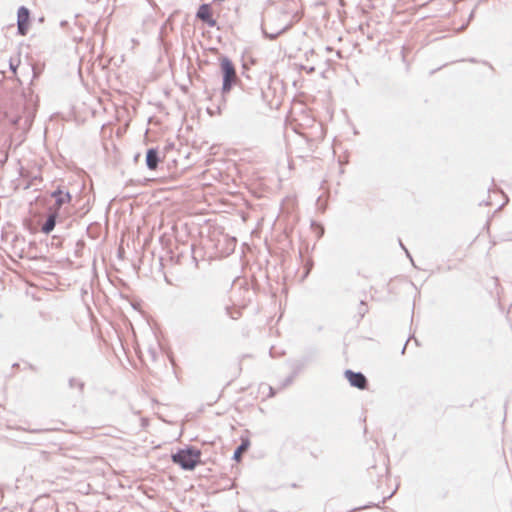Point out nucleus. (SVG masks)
I'll list each match as a JSON object with an SVG mask.
<instances>
[{
	"label": "nucleus",
	"instance_id": "obj_4",
	"mask_svg": "<svg viewBox=\"0 0 512 512\" xmlns=\"http://www.w3.org/2000/svg\"><path fill=\"white\" fill-rule=\"evenodd\" d=\"M345 377L353 387L362 390L367 387V379L362 373H356L351 370H347L345 371Z\"/></svg>",
	"mask_w": 512,
	"mask_h": 512
},
{
	"label": "nucleus",
	"instance_id": "obj_1",
	"mask_svg": "<svg viewBox=\"0 0 512 512\" xmlns=\"http://www.w3.org/2000/svg\"><path fill=\"white\" fill-rule=\"evenodd\" d=\"M172 461L185 470H193L201 462V452L197 449H182L172 455Z\"/></svg>",
	"mask_w": 512,
	"mask_h": 512
},
{
	"label": "nucleus",
	"instance_id": "obj_11",
	"mask_svg": "<svg viewBox=\"0 0 512 512\" xmlns=\"http://www.w3.org/2000/svg\"><path fill=\"white\" fill-rule=\"evenodd\" d=\"M291 3L297 6V2L295 0H291Z\"/></svg>",
	"mask_w": 512,
	"mask_h": 512
},
{
	"label": "nucleus",
	"instance_id": "obj_9",
	"mask_svg": "<svg viewBox=\"0 0 512 512\" xmlns=\"http://www.w3.org/2000/svg\"><path fill=\"white\" fill-rule=\"evenodd\" d=\"M249 446H250L249 440L243 439L241 445L237 448V450L234 453V459L239 462L241 460L242 454L247 451Z\"/></svg>",
	"mask_w": 512,
	"mask_h": 512
},
{
	"label": "nucleus",
	"instance_id": "obj_2",
	"mask_svg": "<svg viewBox=\"0 0 512 512\" xmlns=\"http://www.w3.org/2000/svg\"><path fill=\"white\" fill-rule=\"evenodd\" d=\"M221 69L223 72V91L229 92L233 83L237 80L235 67L228 58H222Z\"/></svg>",
	"mask_w": 512,
	"mask_h": 512
},
{
	"label": "nucleus",
	"instance_id": "obj_6",
	"mask_svg": "<svg viewBox=\"0 0 512 512\" xmlns=\"http://www.w3.org/2000/svg\"><path fill=\"white\" fill-rule=\"evenodd\" d=\"M52 196L56 199L55 211H54L56 213H57V211L60 209V207L63 204L69 203L71 201L70 194L69 193H64L61 190H57V191L53 192Z\"/></svg>",
	"mask_w": 512,
	"mask_h": 512
},
{
	"label": "nucleus",
	"instance_id": "obj_5",
	"mask_svg": "<svg viewBox=\"0 0 512 512\" xmlns=\"http://www.w3.org/2000/svg\"><path fill=\"white\" fill-rule=\"evenodd\" d=\"M197 17L208 24L210 27L216 26L217 22L213 17V11L209 4H202L198 11H197Z\"/></svg>",
	"mask_w": 512,
	"mask_h": 512
},
{
	"label": "nucleus",
	"instance_id": "obj_8",
	"mask_svg": "<svg viewBox=\"0 0 512 512\" xmlns=\"http://www.w3.org/2000/svg\"><path fill=\"white\" fill-rule=\"evenodd\" d=\"M57 213H52L42 227V231L49 234L55 227Z\"/></svg>",
	"mask_w": 512,
	"mask_h": 512
},
{
	"label": "nucleus",
	"instance_id": "obj_3",
	"mask_svg": "<svg viewBox=\"0 0 512 512\" xmlns=\"http://www.w3.org/2000/svg\"><path fill=\"white\" fill-rule=\"evenodd\" d=\"M17 26L19 34L25 36L30 26V11L26 7L18 9Z\"/></svg>",
	"mask_w": 512,
	"mask_h": 512
},
{
	"label": "nucleus",
	"instance_id": "obj_10",
	"mask_svg": "<svg viewBox=\"0 0 512 512\" xmlns=\"http://www.w3.org/2000/svg\"><path fill=\"white\" fill-rule=\"evenodd\" d=\"M302 17V12H296L295 15L293 16V21L294 22H298Z\"/></svg>",
	"mask_w": 512,
	"mask_h": 512
},
{
	"label": "nucleus",
	"instance_id": "obj_7",
	"mask_svg": "<svg viewBox=\"0 0 512 512\" xmlns=\"http://www.w3.org/2000/svg\"><path fill=\"white\" fill-rule=\"evenodd\" d=\"M158 152L155 149H149L146 155V163L150 170H155L158 166Z\"/></svg>",
	"mask_w": 512,
	"mask_h": 512
}]
</instances>
